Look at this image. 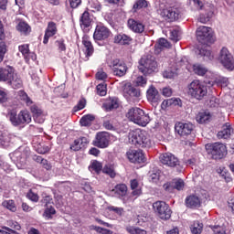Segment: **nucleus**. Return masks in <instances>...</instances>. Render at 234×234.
<instances>
[{
  "instance_id": "obj_1",
  "label": "nucleus",
  "mask_w": 234,
  "mask_h": 234,
  "mask_svg": "<svg viewBox=\"0 0 234 234\" xmlns=\"http://www.w3.org/2000/svg\"><path fill=\"white\" fill-rule=\"evenodd\" d=\"M197 39L201 43V47L197 48L196 54L203 58L204 61H213L215 55L211 53V49L207 46L211 45L215 40L213 39V30L211 27L201 26L197 27L196 32Z\"/></svg>"
},
{
  "instance_id": "obj_2",
  "label": "nucleus",
  "mask_w": 234,
  "mask_h": 234,
  "mask_svg": "<svg viewBox=\"0 0 234 234\" xmlns=\"http://www.w3.org/2000/svg\"><path fill=\"white\" fill-rule=\"evenodd\" d=\"M155 10L165 21H176L180 16L178 8L170 6L165 0H156Z\"/></svg>"
},
{
  "instance_id": "obj_3",
  "label": "nucleus",
  "mask_w": 234,
  "mask_h": 234,
  "mask_svg": "<svg viewBox=\"0 0 234 234\" xmlns=\"http://www.w3.org/2000/svg\"><path fill=\"white\" fill-rule=\"evenodd\" d=\"M128 142L136 147H151V138L149 137V133L140 129L129 133Z\"/></svg>"
},
{
  "instance_id": "obj_4",
  "label": "nucleus",
  "mask_w": 234,
  "mask_h": 234,
  "mask_svg": "<svg viewBox=\"0 0 234 234\" xmlns=\"http://www.w3.org/2000/svg\"><path fill=\"white\" fill-rule=\"evenodd\" d=\"M126 118L141 127H146L149 122H151L149 114L145 113L144 110L138 107L131 108L126 113Z\"/></svg>"
},
{
  "instance_id": "obj_5",
  "label": "nucleus",
  "mask_w": 234,
  "mask_h": 234,
  "mask_svg": "<svg viewBox=\"0 0 234 234\" xmlns=\"http://www.w3.org/2000/svg\"><path fill=\"white\" fill-rule=\"evenodd\" d=\"M188 95L196 100H202L207 94V87L204 82L195 80L188 85Z\"/></svg>"
},
{
  "instance_id": "obj_6",
  "label": "nucleus",
  "mask_w": 234,
  "mask_h": 234,
  "mask_svg": "<svg viewBox=\"0 0 234 234\" xmlns=\"http://www.w3.org/2000/svg\"><path fill=\"white\" fill-rule=\"evenodd\" d=\"M156 61H154V58L153 57H143L139 61V70L144 76H149L153 72H156Z\"/></svg>"
},
{
  "instance_id": "obj_7",
  "label": "nucleus",
  "mask_w": 234,
  "mask_h": 234,
  "mask_svg": "<svg viewBox=\"0 0 234 234\" xmlns=\"http://www.w3.org/2000/svg\"><path fill=\"white\" fill-rule=\"evenodd\" d=\"M153 207L162 220H169L171 218L173 211H171V207L165 202L156 201L153 204Z\"/></svg>"
},
{
  "instance_id": "obj_8",
  "label": "nucleus",
  "mask_w": 234,
  "mask_h": 234,
  "mask_svg": "<svg viewBox=\"0 0 234 234\" xmlns=\"http://www.w3.org/2000/svg\"><path fill=\"white\" fill-rule=\"evenodd\" d=\"M218 61L227 70L233 71V55L228 48L224 47L220 49Z\"/></svg>"
},
{
  "instance_id": "obj_9",
  "label": "nucleus",
  "mask_w": 234,
  "mask_h": 234,
  "mask_svg": "<svg viewBox=\"0 0 234 234\" xmlns=\"http://www.w3.org/2000/svg\"><path fill=\"white\" fill-rule=\"evenodd\" d=\"M13 162H16L18 169H23L27 165V159L28 158V148L25 150L19 148L10 154Z\"/></svg>"
},
{
  "instance_id": "obj_10",
  "label": "nucleus",
  "mask_w": 234,
  "mask_h": 234,
  "mask_svg": "<svg viewBox=\"0 0 234 234\" xmlns=\"http://www.w3.org/2000/svg\"><path fill=\"white\" fill-rule=\"evenodd\" d=\"M110 68L112 69L113 75L118 76V78H122L127 74V64L121 60L120 58H114L110 63Z\"/></svg>"
},
{
  "instance_id": "obj_11",
  "label": "nucleus",
  "mask_w": 234,
  "mask_h": 234,
  "mask_svg": "<svg viewBox=\"0 0 234 234\" xmlns=\"http://www.w3.org/2000/svg\"><path fill=\"white\" fill-rule=\"evenodd\" d=\"M111 195L116 198H121L123 204L133 202V198L127 196V186L125 184H119L115 186L114 188L111 191Z\"/></svg>"
},
{
  "instance_id": "obj_12",
  "label": "nucleus",
  "mask_w": 234,
  "mask_h": 234,
  "mask_svg": "<svg viewBox=\"0 0 234 234\" xmlns=\"http://www.w3.org/2000/svg\"><path fill=\"white\" fill-rule=\"evenodd\" d=\"M205 147L208 154L218 156V158H222L227 153L226 145L220 143L208 144Z\"/></svg>"
},
{
  "instance_id": "obj_13",
  "label": "nucleus",
  "mask_w": 234,
  "mask_h": 234,
  "mask_svg": "<svg viewBox=\"0 0 234 234\" xmlns=\"http://www.w3.org/2000/svg\"><path fill=\"white\" fill-rule=\"evenodd\" d=\"M111 36V30L103 26V24H99L96 26L95 31L93 33L94 41H105V39H109Z\"/></svg>"
},
{
  "instance_id": "obj_14",
  "label": "nucleus",
  "mask_w": 234,
  "mask_h": 234,
  "mask_svg": "<svg viewBox=\"0 0 234 234\" xmlns=\"http://www.w3.org/2000/svg\"><path fill=\"white\" fill-rule=\"evenodd\" d=\"M175 129L179 136H189L195 131V124L191 122H177L175 125Z\"/></svg>"
},
{
  "instance_id": "obj_15",
  "label": "nucleus",
  "mask_w": 234,
  "mask_h": 234,
  "mask_svg": "<svg viewBox=\"0 0 234 234\" xmlns=\"http://www.w3.org/2000/svg\"><path fill=\"white\" fill-rule=\"evenodd\" d=\"M161 163L168 167H180V161L171 153H165L160 156Z\"/></svg>"
},
{
  "instance_id": "obj_16",
  "label": "nucleus",
  "mask_w": 234,
  "mask_h": 234,
  "mask_svg": "<svg viewBox=\"0 0 234 234\" xmlns=\"http://www.w3.org/2000/svg\"><path fill=\"white\" fill-rule=\"evenodd\" d=\"M126 156L132 164H145V155L141 150H129Z\"/></svg>"
},
{
  "instance_id": "obj_17",
  "label": "nucleus",
  "mask_w": 234,
  "mask_h": 234,
  "mask_svg": "<svg viewBox=\"0 0 234 234\" xmlns=\"http://www.w3.org/2000/svg\"><path fill=\"white\" fill-rule=\"evenodd\" d=\"M7 85H9L12 89H21L23 87V80H21V76L16 73V69H11V74L7 77V80L5 81Z\"/></svg>"
},
{
  "instance_id": "obj_18",
  "label": "nucleus",
  "mask_w": 234,
  "mask_h": 234,
  "mask_svg": "<svg viewBox=\"0 0 234 234\" xmlns=\"http://www.w3.org/2000/svg\"><path fill=\"white\" fill-rule=\"evenodd\" d=\"M111 142V136L109 133H99L96 135V139L94 141L95 147H99L100 149H105L109 147V143Z\"/></svg>"
},
{
  "instance_id": "obj_19",
  "label": "nucleus",
  "mask_w": 234,
  "mask_h": 234,
  "mask_svg": "<svg viewBox=\"0 0 234 234\" xmlns=\"http://www.w3.org/2000/svg\"><path fill=\"white\" fill-rule=\"evenodd\" d=\"M18 50L22 54L26 63H28L30 59H32V61H36V59H37L36 53L30 52V47L28 44H22L18 46Z\"/></svg>"
},
{
  "instance_id": "obj_20",
  "label": "nucleus",
  "mask_w": 234,
  "mask_h": 234,
  "mask_svg": "<svg viewBox=\"0 0 234 234\" xmlns=\"http://www.w3.org/2000/svg\"><path fill=\"white\" fill-rule=\"evenodd\" d=\"M16 29L21 36H29L30 32H32V27L28 23L21 18H16Z\"/></svg>"
},
{
  "instance_id": "obj_21",
  "label": "nucleus",
  "mask_w": 234,
  "mask_h": 234,
  "mask_svg": "<svg viewBox=\"0 0 234 234\" xmlns=\"http://www.w3.org/2000/svg\"><path fill=\"white\" fill-rule=\"evenodd\" d=\"M185 183L182 179H174L171 183H166L164 185L165 191H168V193H173V189H176L177 191H182L184 189Z\"/></svg>"
},
{
  "instance_id": "obj_22",
  "label": "nucleus",
  "mask_w": 234,
  "mask_h": 234,
  "mask_svg": "<svg viewBox=\"0 0 234 234\" xmlns=\"http://www.w3.org/2000/svg\"><path fill=\"white\" fill-rule=\"evenodd\" d=\"M56 34H58V25L52 21L48 22L44 35V45H47V43H48V39L53 37V36H56Z\"/></svg>"
},
{
  "instance_id": "obj_23",
  "label": "nucleus",
  "mask_w": 234,
  "mask_h": 234,
  "mask_svg": "<svg viewBox=\"0 0 234 234\" xmlns=\"http://www.w3.org/2000/svg\"><path fill=\"white\" fill-rule=\"evenodd\" d=\"M82 45L84 47L87 58H90V56L94 54V46H92L90 37H89L88 35H84L82 37Z\"/></svg>"
},
{
  "instance_id": "obj_24",
  "label": "nucleus",
  "mask_w": 234,
  "mask_h": 234,
  "mask_svg": "<svg viewBox=\"0 0 234 234\" xmlns=\"http://www.w3.org/2000/svg\"><path fill=\"white\" fill-rule=\"evenodd\" d=\"M32 122V115L27 110H22L18 113V123H20V127H25V125H28Z\"/></svg>"
},
{
  "instance_id": "obj_25",
  "label": "nucleus",
  "mask_w": 234,
  "mask_h": 234,
  "mask_svg": "<svg viewBox=\"0 0 234 234\" xmlns=\"http://www.w3.org/2000/svg\"><path fill=\"white\" fill-rule=\"evenodd\" d=\"M128 27L133 32H135V34H142V32H144V30H145V26H144V24H142L134 19L128 20Z\"/></svg>"
},
{
  "instance_id": "obj_26",
  "label": "nucleus",
  "mask_w": 234,
  "mask_h": 234,
  "mask_svg": "<svg viewBox=\"0 0 234 234\" xmlns=\"http://www.w3.org/2000/svg\"><path fill=\"white\" fill-rule=\"evenodd\" d=\"M30 111L37 123H43V122H45V114H43V111H41L39 107L33 105L31 106Z\"/></svg>"
},
{
  "instance_id": "obj_27",
  "label": "nucleus",
  "mask_w": 234,
  "mask_h": 234,
  "mask_svg": "<svg viewBox=\"0 0 234 234\" xmlns=\"http://www.w3.org/2000/svg\"><path fill=\"white\" fill-rule=\"evenodd\" d=\"M146 98L151 103H158V90H156L154 86L151 85L146 91Z\"/></svg>"
},
{
  "instance_id": "obj_28",
  "label": "nucleus",
  "mask_w": 234,
  "mask_h": 234,
  "mask_svg": "<svg viewBox=\"0 0 234 234\" xmlns=\"http://www.w3.org/2000/svg\"><path fill=\"white\" fill-rule=\"evenodd\" d=\"M114 43H117V45H131V43H133V37L129 35L121 33L114 37Z\"/></svg>"
},
{
  "instance_id": "obj_29",
  "label": "nucleus",
  "mask_w": 234,
  "mask_h": 234,
  "mask_svg": "<svg viewBox=\"0 0 234 234\" xmlns=\"http://www.w3.org/2000/svg\"><path fill=\"white\" fill-rule=\"evenodd\" d=\"M200 197L196 195L188 196L186 198V207H191L192 209L195 207H200Z\"/></svg>"
},
{
  "instance_id": "obj_30",
  "label": "nucleus",
  "mask_w": 234,
  "mask_h": 234,
  "mask_svg": "<svg viewBox=\"0 0 234 234\" xmlns=\"http://www.w3.org/2000/svg\"><path fill=\"white\" fill-rule=\"evenodd\" d=\"M16 141V135L3 133L0 131V145L2 147H8L9 144Z\"/></svg>"
},
{
  "instance_id": "obj_31",
  "label": "nucleus",
  "mask_w": 234,
  "mask_h": 234,
  "mask_svg": "<svg viewBox=\"0 0 234 234\" xmlns=\"http://www.w3.org/2000/svg\"><path fill=\"white\" fill-rule=\"evenodd\" d=\"M7 118L14 127H21V122H19V114L16 110H10L7 112Z\"/></svg>"
},
{
  "instance_id": "obj_32",
  "label": "nucleus",
  "mask_w": 234,
  "mask_h": 234,
  "mask_svg": "<svg viewBox=\"0 0 234 234\" xmlns=\"http://www.w3.org/2000/svg\"><path fill=\"white\" fill-rule=\"evenodd\" d=\"M204 3L206 0H187L186 5L192 10H202L204 8Z\"/></svg>"
},
{
  "instance_id": "obj_33",
  "label": "nucleus",
  "mask_w": 234,
  "mask_h": 234,
  "mask_svg": "<svg viewBox=\"0 0 234 234\" xmlns=\"http://www.w3.org/2000/svg\"><path fill=\"white\" fill-rule=\"evenodd\" d=\"M197 123H207L211 121V113L209 112H200L196 117Z\"/></svg>"
},
{
  "instance_id": "obj_34",
  "label": "nucleus",
  "mask_w": 234,
  "mask_h": 234,
  "mask_svg": "<svg viewBox=\"0 0 234 234\" xmlns=\"http://www.w3.org/2000/svg\"><path fill=\"white\" fill-rule=\"evenodd\" d=\"M103 107L106 111H112L113 109H118V107H120V103L118 102L117 98H110L103 104Z\"/></svg>"
},
{
  "instance_id": "obj_35",
  "label": "nucleus",
  "mask_w": 234,
  "mask_h": 234,
  "mask_svg": "<svg viewBox=\"0 0 234 234\" xmlns=\"http://www.w3.org/2000/svg\"><path fill=\"white\" fill-rule=\"evenodd\" d=\"M90 23H92V20L90 19V14L85 11L80 17V27L83 29L89 28V27H90Z\"/></svg>"
},
{
  "instance_id": "obj_36",
  "label": "nucleus",
  "mask_w": 234,
  "mask_h": 234,
  "mask_svg": "<svg viewBox=\"0 0 234 234\" xmlns=\"http://www.w3.org/2000/svg\"><path fill=\"white\" fill-rule=\"evenodd\" d=\"M204 229V224L198 220L194 221L190 226L192 234H201Z\"/></svg>"
},
{
  "instance_id": "obj_37",
  "label": "nucleus",
  "mask_w": 234,
  "mask_h": 234,
  "mask_svg": "<svg viewBox=\"0 0 234 234\" xmlns=\"http://www.w3.org/2000/svg\"><path fill=\"white\" fill-rule=\"evenodd\" d=\"M14 68L7 66L6 68H0V81H5L6 83L9 75Z\"/></svg>"
},
{
  "instance_id": "obj_38",
  "label": "nucleus",
  "mask_w": 234,
  "mask_h": 234,
  "mask_svg": "<svg viewBox=\"0 0 234 234\" xmlns=\"http://www.w3.org/2000/svg\"><path fill=\"white\" fill-rule=\"evenodd\" d=\"M96 120V117L92 114H87L81 117L80 123L82 127H89L92 124V122Z\"/></svg>"
},
{
  "instance_id": "obj_39",
  "label": "nucleus",
  "mask_w": 234,
  "mask_h": 234,
  "mask_svg": "<svg viewBox=\"0 0 234 234\" xmlns=\"http://www.w3.org/2000/svg\"><path fill=\"white\" fill-rule=\"evenodd\" d=\"M229 136H231V126L225 124L222 131L218 133V138H223L224 140H228Z\"/></svg>"
},
{
  "instance_id": "obj_40",
  "label": "nucleus",
  "mask_w": 234,
  "mask_h": 234,
  "mask_svg": "<svg viewBox=\"0 0 234 234\" xmlns=\"http://www.w3.org/2000/svg\"><path fill=\"white\" fill-rule=\"evenodd\" d=\"M162 178V172L160 170L150 172L149 180L153 182V184H158Z\"/></svg>"
},
{
  "instance_id": "obj_41",
  "label": "nucleus",
  "mask_w": 234,
  "mask_h": 234,
  "mask_svg": "<svg viewBox=\"0 0 234 234\" xmlns=\"http://www.w3.org/2000/svg\"><path fill=\"white\" fill-rule=\"evenodd\" d=\"M2 206L3 207H5V209L12 211V213H16L17 211V207H16L14 200H5L2 202Z\"/></svg>"
},
{
  "instance_id": "obj_42",
  "label": "nucleus",
  "mask_w": 234,
  "mask_h": 234,
  "mask_svg": "<svg viewBox=\"0 0 234 234\" xmlns=\"http://www.w3.org/2000/svg\"><path fill=\"white\" fill-rule=\"evenodd\" d=\"M193 72L197 74V76H204V74L207 72V69H206V67H204L202 64H194Z\"/></svg>"
},
{
  "instance_id": "obj_43",
  "label": "nucleus",
  "mask_w": 234,
  "mask_h": 234,
  "mask_svg": "<svg viewBox=\"0 0 234 234\" xmlns=\"http://www.w3.org/2000/svg\"><path fill=\"white\" fill-rule=\"evenodd\" d=\"M103 169V165L98 161H91L89 170L90 171H95V173H100Z\"/></svg>"
},
{
  "instance_id": "obj_44",
  "label": "nucleus",
  "mask_w": 234,
  "mask_h": 234,
  "mask_svg": "<svg viewBox=\"0 0 234 234\" xmlns=\"http://www.w3.org/2000/svg\"><path fill=\"white\" fill-rule=\"evenodd\" d=\"M126 231L130 234H147V231H145V229H142L138 227L133 226L126 227Z\"/></svg>"
},
{
  "instance_id": "obj_45",
  "label": "nucleus",
  "mask_w": 234,
  "mask_h": 234,
  "mask_svg": "<svg viewBox=\"0 0 234 234\" xmlns=\"http://www.w3.org/2000/svg\"><path fill=\"white\" fill-rule=\"evenodd\" d=\"M102 173H104V175H108V176L111 178H114L116 176V172L114 171V167L112 165H105L102 168Z\"/></svg>"
},
{
  "instance_id": "obj_46",
  "label": "nucleus",
  "mask_w": 234,
  "mask_h": 234,
  "mask_svg": "<svg viewBox=\"0 0 234 234\" xmlns=\"http://www.w3.org/2000/svg\"><path fill=\"white\" fill-rule=\"evenodd\" d=\"M18 96H19L20 100H22V101H25V103L27 105H32V100H30L28 98V95L27 94V92H25L23 90H19Z\"/></svg>"
},
{
  "instance_id": "obj_47",
  "label": "nucleus",
  "mask_w": 234,
  "mask_h": 234,
  "mask_svg": "<svg viewBox=\"0 0 234 234\" xmlns=\"http://www.w3.org/2000/svg\"><path fill=\"white\" fill-rule=\"evenodd\" d=\"M97 94L99 96H106L107 95V84L101 83L97 85Z\"/></svg>"
},
{
  "instance_id": "obj_48",
  "label": "nucleus",
  "mask_w": 234,
  "mask_h": 234,
  "mask_svg": "<svg viewBox=\"0 0 234 234\" xmlns=\"http://www.w3.org/2000/svg\"><path fill=\"white\" fill-rule=\"evenodd\" d=\"M53 215H56V208L50 206L45 209L43 217H45V218H52Z\"/></svg>"
},
{
  "instance_id": "obj_49",
  "label": "nucleus",
  "mask_w": 234,
  "mask_h": 234,
  "mask_svg": "<svg viewBox=\"0 0 234 234\" xmlns=\"http://www.w3.org/2000/svg\"><path fill=\"white\" fill-rule=\"evenodd\" d=\"M133 86H131L129 83H126L123 85L122 94L124 98H129V96H131L133 92Z\"/></svg>"
},
{
  "instance_id": "obj_50",
  "label": "nucleus",
  "mask_w": 234,
  "mask_h": 234,
  "mask_svg": "<svg viewBox=\"0 0 234 234\" xmlns=\"http://www.w3.org/2000/svg\"><path fill=\"white\" fill-rule=\"evenodd\" d=\"M170 39L175 43H176L177 41H180V30L173 29L170 32Z\"/></svg>"
},
{
  "instance_id": "obj_51",
  "label": "nucleus",
  "mask_w": 234,
  "mask_h": 234,
  "mask_svg": "<svg viewBox=\"0 0 234 234\" xmlns=\"http://www.w3.org/2000/svg\"><path fill=\"white\" fill-rule=\"evenodd\" d=\"M7 226L9 227L10 229L13 231H19L21 229V225L17 223V221L15 220H8L7 221Z\"/></svg>"
},
{
  "instance_id": "obj_52",
  "label": "nucleus",
  "mask_w": 234,
  "mask_h": 234,
  "mask_svg": "<svg viewBox=\"0 0 234 234\" xmlns=\"http://www.w3.org/2000/svg\"><path fill=\"white\" fill-rule=\"evenodd\" d=\"M157 47L160 49H162V48H169V47H171V44L165 38H159V40L157 42Z\"/></svg>"
},
{
  "instance_id": "obj_53",
  "label": "nucleus",
  "mask_w": 234,
  "mask_h": 234,
  "mask_svg": "<svg viewBox=\"0 0 234 234\" xmlns=\"http://www.w3.org/2000/svg\"><path fill=\"white\" fill-rule=\"evenodd\" d=\"M135 85L137 87H145L147 85V79L144 76H139L135 80Z\"/></svg>"
},
{
  "instance_id": "obj_54",
  "label": "nucleus",
  "mask_w": 234,
  "mask_h": 234,
  "mask_svg": "<svg viewBox=\"0 0 234 234\" xmlns=\"http://www.w3.org/2000/svg\"><path fill=\"white\" fill-rule=\"evenodd\" d=\"M87 105V101L85 99H80L77 105L73 108L75 112H78V111H81L82 109H85V106Z\"/></svg>"
},
{
  "instance_id": "obj_55",
  "label": "nucleus",
  "mask_w": 234,
  "mask_h": 234,
  "mask_svg": "<svg viewBox=\"0 0 234 234\" xmlns=\"http://www.w3.org/2000/svg\"><path fill=\"white\" fill-rule=\"evenodd\" d=\"M147 1L145 0H138L134 5L133 8L135 10H140V8H147Z\"/></svg>"
},
{
  "instance_id": "obj_56",
  "label": "nucleus",
  "mask_w": 234,
  "mask_h": 234,
  "mask_svg": "<svg viewBox=\"0 0 234 234\" xmlns=\"http://www.w3.org/2000/svg\"><path fill=\"white\" fill-rule=\"evenodd\" d=\"M211 17H213V12L209 11L207 15V16H204V15H200L198 21L200 23H207L209 21V19H211Z\"/></svg>"
},
{
  "instance_id": "obj_57",
  "label": "nucleus",
  "mask_w": 234,
  "mask_h": 234,
  "mask_svg": "<svg viewBox=\"0 0 234 234\" xmlns=\"http://www.w3.org/2000/svg\"><path fill=\"white\" fill-rule=\"evenodd\" d=\"M27 197L31 200V202H38L39 201V196L37 194L34 193L32 190H30L27 194Z\"/></svg>"
},
{
  "instance_id": "obj_58",
  "label": "nucleus",
  "mask_w": 234,
  "mask_h": 234,
  "mask_svg": "<svg viewBox=\"0 0 234 234\" xmlns=\"http://www.w3.org/2000/svg\"><path fill=\"white\" fill-rule=\"evenodd\" d=\"M5 54H6V44L0 42V63L5 59Z\"/></svg>"
},
{
  "instance_id": "obj_59",
  "label": "nucleus",
  "mask_w": 234,
  "mask_h": 234,
  "mask_svg": "<svg viewBox=\"0 0 234 234\" xmlns=\"http://www.w3.org/2000/svg\"><path fill=\"white\" fill-rule=\"evenodd\" d=\"M70 149L72 151H80V149H83V144L77 139L74 141L73 144L70 145Z\"/></svg>"
},
{
  "instance_id": "obj_60",
  "label": "nucleus",
  "mask_w": 234,
  "mask_h": 234,
  "mask_svg": "<svg viewBox=\"0 0 234 234\" xmlns=\"http://www.w3.org/2000/svg\"><path fill=\"white\" fill-rule=\"evenodd\" d=\"M90 8H93V10H96L97 12H100V10H101V5H100V2L98 0L90 1Z\"/></svg>"
},
{
  "instance_id": "obj_61",
  "label": "nucleus",
  "mask_w": 234,
  "mask_h": 234,
  "mask_svg": "<svg viewBox=\"0 0 234 234\" xmlns=\"http://www.w3.org/2000/svg\"><path fill=\"white\" fill-rule=\"evenodd\" d=\"M109 211H113V213H116L119 217H122L123 215V208L118 207H108Z\"/></svg>"
},
{
  "instance_id": "obj_62",
  "label": "nucleus",
  "mask_w": 234,
  "mask_h": 234,
  "mask_svg": "<svg viewBox=\"0 0 234 234\" xmlns=\"http://www.w3.org/2000/svg\"><path fill=\"white\" fill-rule=\"evenodd\" d=\"M171 105H173V101H171L170 99L165 100L161 103V109L163 111H167L168 107H171Z\"/></svg>"
},
{
  "instance_id": "obj_63",
  "label": "nucleus",
  "mask_w": 234,
  "mask_h": 234,
  "mask_svg": "<svg viewBox=\"0 0 234 234\" xmlns=\"http://www.w3.org/2000/svg\"><path fill=\"white\" fill-rule=\"evenodd\" d=\"M93 229H95L97 233H101V234H112V230H109L101 227H94Z\"/></svg>"
},
{
  "instance_id": "obj_64",
  "label": "nucleus",
  "mask_w": 234,
  "mask_h": 234,
  "mask_svg": "<svg viewBox=\"0 0 234 234\" xmlns=\"http://www.w3.org/2000/svg\"><path fill=\"white\" fill-rule=\"evenodd\" d=\"M212 230L215 234H226L224 228L219 225L212 227Z\"/></svg>"
}]
</instances>
